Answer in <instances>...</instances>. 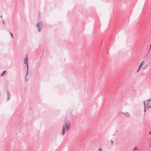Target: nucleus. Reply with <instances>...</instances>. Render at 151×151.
I'll list each match as a JSON object with an SVG mask.
<instances>
[{"label": "nucleus", "instance_id": "obj_1", "mask_svg": "<svg viewBox=\"0 0 151 151\" xmlns=\"http://www.w3.org/2000/svg\"><path fill=\"white\" fill-rule=\"evenodd\" d=\"M70 122L69 121H66L64 124L62 128V134L64 135L65 132H68L69 131L70 128Z\"/></svg>", "mask_w": 151, "mask_h": 151}, {"label": "nucleus", "instance_id": "obj_2", "mask_svg": "<svg viewBox=\"0 0 151 151\" xmlns=\"http://www.w3.org/2000/svg\"><path fill=\"white\" fill-rule=\"evenodd\" d=\"M144 109V111H146V109L151 108V98L143 102Z\"/></svg>", "mask_w": 151, "mask_h": 151}, {"label": "nucleus", "instance_id": "obj_3", "mask_svg": "<svg viewBox=\"0 0 151 151\" xmlns=\"http://www.w3.org/2000/svg\"><path fill=\"white\" fill-rule=\"evenodd\" d=\"M24 63L27 65V72L25 76V80L27 81H28V80L27 79L26 77L28 74V58L27 57H26L24 60Z\"/></svg>", "mask_w": 151, "mask_h": 151}, {"label": "nucleus", "instance_id": "obj_4", "mask_svg": "<svg viewBox=\"0 0 151 151\" xmlns=\"http://www.w3.org/2000/svg\"><path fill=\"white\" fill-rule=\"evenodd\" d=\"M43 25V24L41 22H40L37 24V26L39 32H40L41 27H42Z\"/></svg>", "mask_w": 151, "mask_h": 151}, {"label": "nucleus", "instance_id": "obj_5", "mask_svg": "<svg viewBox=\"0 0 151 151\" xmlns=\"http://www.w3.org/2000/svg\"><path fill=\"white\" fill-rule=\"evenodd\" d=\"M122 114H124V116L127 117H129L130 116V114L128 112H126L125 113L122 112Z\"/></svg>", "mask_w": 151, "mask_h": 151}, {"label": "nucleus", "instance_id": "obj_6", "mask_svg": "<svg viewBox=\"0 0 151 151\" xmlns=\"http://www.w3.org/2000/svg\"><path fill=\"white\" fill-rule=\"evenodd\" d=\"M7 101H8L10 99V93L9 91H7Z\"/></svg>", "mask_w": 151, "mask_h": 151}, {"label": "nucleus", "instance_id": "obj_7", "mask_svg": "<svg viewBox=\"0 0 151 151\" xmlns=\"http://www.w3.org/2000/svg\"><path fill=\"white\" fill-rule=\"evenodd\" d=\"M145 63V62L144 61H143L140 64V65L139 67L140 68H141L143 66V65H144Z\"/></svg>", "mask_w": 151, "mask_h": 151}, {"label": "nucleus", "instance_id": "obj_8", "mask_svg": "<svg viewBox=\"0 0 151 151\" xmlns=\"http://www.w3.org/2000/svg\"><path fill=\"white\" fill-rule=\"evenodd\" d=\"M138 150V149L137 148V146L133 148L132 150V151H136V150Z\"/></svg>", "mask_w": 151, "mask_h": 151}, {"label": "nucleus", "instance_id": "obj_9", "mask_svg": "<svg viewBox=\"0 0 151 151\" xmlns=\"http://www.w3.org/2000/svg\"><path fill=\"white\" fill-rule=\"evenodd\" d=\"M6 72V71H5V70L1 74V76H4V73L5 72Z\"/></svg>", "mask_w": 151, "mask_h": 151}, {"label": "nucleus", "instance_id": "obj_10", "mask_svg": "<svg viewBox=\"0 0 151 151\" xmlns=\"http://www.w3.org/2000/svg\"><path fill=\"white\" fill-rule=\"evenodd\" d=\"M10 34L11 35L12 38L13 39V35L12 34L11 32H10Z\"/></svg>", "mask_w": 151, "mask_h": 151}, {"label": "nucleus", "instance_id": "obj_11", "mask_svg": "<svg viewBox=\"0 0 151 151\" xmlns=\"http://www.w3.org/2000/svg\"><path fill=\"white\" fill-rule=\"evenodd\" d=\"M98 151H102V149L101 148H99L98 149Z\"/></svg>", "mask_w": 151, "mask_h": 151}, {"label": "nucleus", "instance_id": "obj_12", "mask_svg": "<svg viewBox=\"0 0 151 151\" xmlns=\"http://www.w3.org/2000/svg\"><path fill=\"white\" fill-rule=\"evenodd\" d=\"M140 68V67H139V68H138V69L137 70V72H138L139 70H140V68Z\"/></svg>", "mask_w": 151, "mask_h": 151}, {"label": "nucleus", "instance_id": "obj_13", "mask_svg": "<svg viewBox=\"0 0 151 151\" xmlns=\"http://www.w3.org/2000/svg\"><path fill=\"white\" fill-rule=\"evenodd\" d=\"M111 142L112 143H113V141H112V140H111Z\"/></svg>", "mask_w": 151, "mask_h": 151}, {"label": "nucleus", "instance_id": "obj_14", "mask_svg": "<svg viewBox=\"0 0 151 151\" xmlns=\"http://www.w3.org/2000/svg\"><path fill=\"white\" fill-rule=\"evenodd\" d=\"M149 134H151V131L150 132V133H149Z\"/></svg>", "mask_w": 151, "mask_h": 151}, {"label": "nucleus", "instance_id": "obj_15", "mask_svg": "<svg viewBox=\"0 0 151 151\" xmlns=\"http://www.w3.org/2000/svg\"><path fill=\"white\" fill-rule=\"evenodd\" d=\"M2 22H3V24H4V21H2Z\"/></svg>", "mask_w": 151, "mask_h": 151}, {"label": "nucleus", "instance_id": "obj_16", "mask_svg": "<svg viewBox=\"0 0 151 151\" xmlns=\"http://www.w3.org/2000/svg\"><path fill=\"white\" fill-rule=\"evenodd\" d=\"M151 47V44L150 45V48Z\"/></svg>", "mask_w": 151, "mask_h": 151}]
</instances>
